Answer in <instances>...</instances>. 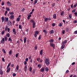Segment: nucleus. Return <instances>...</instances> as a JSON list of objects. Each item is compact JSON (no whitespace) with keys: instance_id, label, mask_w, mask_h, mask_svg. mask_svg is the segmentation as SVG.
<instances>
[{"instance_id":"1","label":"nucleus","mask_w":77,"mask_h":77,"mask_svg":"<svg viewBox=\"0 0 77 77\" xmlns=\"http://www.w3.org/2000/svg\"><path fill=\"white\" fill-rule=\"evenodd\" d=\"M45 63L46 64L47 66H48L50 65V60L49 59L45 58Z\"/></svg>"},{"instance_id":"2","label":"nucleus","mask_w":77,"mask_h":77,"mask_svg":"<svg viewBox=\"0 0 77 77\" xmlns=\"http://www.w3.org/2000/svg\"><path fill=\"white\" fill-rule=\"evenodd\" d=\"M49 20V21H50V20H51V17H49V18H45V22H47V21H48Z\"/></svg>"},{"instance_id":"3","label":"nucleus","mask_w":77,"mask_h":77,"mask_svg":"<svg viewBox=\"0 0 77 77\" xmlns=\"http://www.w3.org/2000/svg\"><path fill=\"white\" fill-rule=\"evenodd\" d=\"M50 45L51 47H53L54 49L55 48V45H54V44H53V43H50Z\"/></svg>"},{"instance_id":"4","label":"nucleus","mask_w":77,"mask_h":77,"mask_svg":"<svg viewBox=\"0 0 77 77\" xmlns=\"http://www.w3.org/2000/svg\"><path fill=\"white\" fill-rule=\"evenodd\" d=\"M7 24L8 26H11V25L12 24V22H11V20H9V21L8 22Z\"/></svg>"},{"instance_id":"5","label":"nucleus","mask_w":77,"mask_h":77,"mask_svg":"<svg viewBox=\"0 0 77 77\" xmlns=\"http://www.w3.org/2000/svg\"><path fill=\"white\" fill-rule=\"evenodd\" d=\"M14 15H11L10 17H9L10 19L12 20H14Z\"/></svg>"},{"instance_id":"6","label":"nucleus","mask_w":77,"mask_h":77,"mask_svg":"<svg viewBox=\"0 0 77 77\" xmlns=\"http://www.w3.org/2000/svg\"><path fill=\"white\" fill-rule=\"evenodd\" d=\"M6 5H8V6H11L12 4L9 1H8L6 3Z\"/></svg>"},{"instance_id":"7","label":"nucleus","mask_w":77,"mask_h":77,"mask_svg":"<svg viewBox=\"0 0 77 77\" xmlns=\"http://www.w3.org/2000/svg\"><path fill=\"white\" fill-rule=\"evenodd\" d=\"M9 21V18L8 17H5V20H4V22H8Z\"/></svg>"},{"instance_id":"8","label":"nucleus","mask_w":77,"mask_h":77,"mask_svg":"<svg viewBox=\"0 0 77 77\" xmlns=\"http://www.w3.org/2000/svg\"><path fill=\"white\" fill-rule=\"evenodd\" d=\"M45 70V68H42L40 69L41 72H44Z\"/></svg>"},{"instance_id":"9","label":"nucleus","mask_w":77,"mask_h":77,"mask_svg":"<svg viewBox=\"0 0 77 77\" xmlns=\"http://www.w3.org/2000/svg\"><path fill=\"white\" fill-rule=\"evenodd\" d=\"M16 32V30L15 28H14L13 29V32L14 33V35H16L17 34V32Z\"/></svg>"},{"instance_id":"10","label":"nucleus","mask_w":77,"mask_h":77,"mask_svg":"<svg viewBox=\"0 0 77 77\" xmlns=\"http://www.w3.org/2000/svg\"><path fill=\"white\" fill-rule=\"evenodd\" d=\"M7 73H8V72H9L10 71H11V68H8V69H7Z\"/></svg>"},{"instance_id":"11","label":"nucleus","mask_w":77,"mask_h":77,"mask_svg":"<svg viewBox=\"0 0 77 77\" xmlns=\"http://www.w3.org/2000/svg\"><path fill=\"white\" fill-rule=\"evenodd\" d=\"M35 25H36V23H35V22L32 23V28H33V29L35 28Z\"/></svg>"},{"instance_id":"12","label":"nucleus","mask_w":77,"mask_h":77,"mask_svg":"<svg viewBox=\"0 0 77 77\" xmlns=\"http://www.w3.org/2000/svg\"><path fill=\"white\" fill-rule=\"evenodd\" d=\"M53 18L56 19V14H54L53 15Z\"/></svg>"},{"instance_id":"13","label":"nucleus","mask_w":77,"mask_h":77,"mask_svg":"<svg viewBox=\"0 0 77 77\" xmlns=\"http://www.w3.org/2000/svg\"><path fill=\"white\" fill-rule=\"evenodd\" d=\"M24 70L25 72L27 71V65H26L24 67Z\"/></svg>"},{"instance_id":"14","label":"nucleus","mask_w":77,"mask_h":77,"mask_svg":"<svg viewBox=\"0 0 77 77\" xmlns=\"http://www.w3.org/2000/svg\"><path fill=\"white\" fill-rule=\"evenodd\" d=\"M53 33H54V31H53V30H51L49 32L50 34H53Z\"/></svg>"},{"instance_id":"15","label":"nucleus","mask_w":77,"mask_h":77,"mask_svg":"<svg viewBox=\"0 0 77 77\" xmlns=\"http://www.w3.org/2000/svg\"><path fill=\"white\" fill-rule=\"evenodd\" d=\"M12 38L11 37H9L8 38V41H10V43H12Z\"/></svg>"},{"instance_id":"16","label":"nucleus","mask_w":77,"mask_h":77,"mask_svg":"<svg viewBox=\"0 0 77 77\" xmlns=\"http://www.w3.org/2000/svg\"><path fill=\"white\" fill-rule=\"evenodd\" d=\"M64 13H65L64 11H63L61 12L60 15H61V16H63Z\"/></svg>"},{"instance_id":"17","label":"nucleus","mask_w":77,"mask_h":77,"mask_svg":"<svg viewBox=\"0 0 77 77\" xmlns=\"http://www.w3.org/2000/svg\"><path fill=\"white\" fill-rule=\"evenodd\" d=\"M27 40V38H26V37H25L24 38V40H23V41H24V43L25 44V43H26V41Z\"/></svg>"},{"instance_id":"18","label":"nucleus","mask_w":77,"mask_h":77,"mask_svg":"<svg viewBox=\"0 0 77 77\" xmlns=\"http://www.w3.org/2000/svg\"><path fill=\"white\" fill-rule=\"evenodd\" d=\"M11 63H8L7 68V69H8V68L9 67V66H11Z\"/></svg>"},{"instance_id":"19","label":"nucleus","mask_w":77,"mask_h":77,"mask_svg":"<svg viewBox=\"0 0 77 77\" xmlns=\"http://www.w3.org/2000/svg\"><path fill=\"white\" fill-rule=\"evenodd\" d=\"M3 74V72L2 70H0V75H2Z\"/></svg>"},{"instance_id":"20","label":"nucleus","mask_w":77,"mask_h":77,"mask_svg":"<svg viewBox=\"0 0 77 77\" xmlns=\"http://www.w3.org/2000/svg\"><path fill=\"white\" fill-rule=\"evenodd\" d=\"M6 36H7V37H8V38H9V37H10V34H9V33H8L6 35Z\"/></svg>"},{"instance_id":"21","label":"nucleus","mask_w":77,"mask_h":77,"mask_svg":"<svg viewBox=\"0 0 77 77\" xmlns=\"http://www.w3.org/2000/svg\"><path fill=\"white\" fill-rule=\"evenodd\" d=\"M4 40H5V41H7L8 39V38L7 37H4Z\"/></svg>"},{"instance_id":"22","label":"nucleus","mask_w":77,"mask_h":77,"mask_svg":"<svg viewBox=\"0 0 77 77\" xmlns=\"http://www.w3.org/2000/svg\"><path fill=\"white\" fill-rule=\"evenodd\" d=\"M29 70L30 72H32V68L31 67V66H30L29 68Z\"/></svg>"},{"instance_id":"23","label":"nucleus","mask_w":77,"mask_h":77,"mask_svg":"<svg viewBox=\"0 0 77 77\" xmlns=\"http://www.w3.org/2000/svg\"><path fill=\"white\" fill-rule=\"evenodd\" d=\"M12 50H10L9 51V54L10 55H12Z\"/></svg>"},{"instance_id":"24","label":"nucleus","mask_w":77,"mask_h":77,"mask_svg":"<svg viewBox=\"0 0 77 77\" xmlns=\"http://www.w3.org/2000/svg\"><path fill=\"white\" fill-rule=\"evenodd\" d=\"M38 0H35L34 2V5H35L37 3V2H38Z\"/></svg>"},{"instance_id":"25","label":"nucleus","mask_w":77,"mask_h":77,"mask_svg":"<svg viewBox=\"0 0 77 77\" xmlns=\"http://www.w3.org/2000/svg\"><path fill=\"white\" fill-rule=\"evenodd\" d=\"M9 14L10 15H13L14 14V12L12 11V12H10L9 13Z\"/></svg>"},{"instance_id":"26","label":"nucleus","mask_w":77,"mask_h":77,"mask_svg":"<svg viewBox=\"0 0 77 77\" xmlns=\"http://www.w3.org/2000/svg\"><path fill=\"white\" fill-rule=\"evenodd\" d=\"M67 42V40H66L64 41H63L62 42V44H65Z\"/></svg>"},{"instance_id":"27","label":"nucleus","mask_w":77,"mask_h":77,"mask_svg":"<svg viewBox=\"0 0 77 77\" xmlns=\"http://www.w3.org/2000/svg\"><path fill=\"white\" fill-rule=\"evenodd\" d=\"M35 33L36 35H38L39 34V31H36L35 32Z\"/></svg>"},{"instance_id":"28","label":"nucleus","mask_w":77,"mask_h":77,"mask_svg":"<svg viewBox=\"0 0 77 77\" xmlns=\"http://www.w3.org/2000/svg\"><path fill=\"white\" fill-rule=\"evenodd\" d=\"M45 70L46 71H49V69H48L47 67H45Z\"/></svg>"},{"instance_id":"29","label":"nucleus","mask_w":77,"mask_h":77,"mask_svg":"<svg viewBox=\"0 0 77 77\" xmlns=\"http://www.w3.org/2000/svg\"><path fill=\"white\" fill-rule=\"evenodd\" d=\"M2 23H3V22H4V20H5V18H4V17H2Z\"/></svg>"},{"instance_id":"30","label":"nucleus","mask_w":77,"mask_h":77,"mask_svg":"<svg viewBox=\"0 0 77 77\" xmlns=\"http://www.w3.org/2000/svg\"><path fill=\"white\" fill-rule=\"evenodd\" d=\"M37 66L39 68H41V64H38Z\"/></svg>"},{"instance_id":"31","label":"nucleus","mask_w":77,"mask_h":77,"mask_svg":"<svg viewBox=\"0 0 77 77\" xmlns=\"http://www.w3.org/2000/svg\"><path fill=\"white\" fill-rule=\"evenodd\" d=\"M59 27H62V23H60L59 24Z\"/></svg>"},{"instance_id":"32","label":"nucleus","mask_w":77,"mask_h":77,"mask_svg":"<svg viewBox=\"0 0 77 77\" xmlns=\"http://www.w3.org/2000/svg\"><path fill=\"white\" fill-rule=\"evenodd\" d=\"M65 45H63L61 48V49H63V48L65 47Z\"/></svg>"},{"instance_id":"33","label":"nucleus","mask_w":77,"mask_h":77,"mask_svg":"<svg viewBox=\"0 0 77 77\" xmlns=\"http://www.w3.org/2000/svg\"><path fill=\"white\" fill-rule=\"evenodd\" d=\"M30 22L31 23H32V24L33 23H35V21L34 20H31L30 21Z\"/></svg>"},{"instance_id":"34","label":"nucleus","mask_w":77,"mask_h":77,"mask_svg":"<svg viewBox=\"0 0 77 77\" xmlns=\"http://www.w3.org/2000/svg\"><path fill=\"white\" fill-rule=\"evenodd\" d=\"M5 9L6 11H10V9L9 8H8V7H6Z\"/></svg>"},{"instance_id":"35","label":"nucleus","mask_w":77,"mask_h":77,"mask_svg":"<svg viewBox=\"0 0 77 77\" xmlns=\"http://www.w3.org/2000/svg\"><path fill=\"white\" fill-rule=\"evenodd\" d=\"M42 52H43V50H41L40 52V54L41 55H42Z\"/></svg>"},{"instance_id":"36","label":"nucleus","mask_w":77,"mask_h":77,"mask_svg":"<svg viewBox=\"0 0 77 77\" xmlns=\"http://www.w3.org/2000/svg\"><path fill=\"white\" fill-rule=\"evenodd\" d=\"M8 28V26H5V31H7V30H8V29H7Z\"/></svg>"},{"instance_id":"37","label":"nucleus","mask_w":77,"mask_h":77,"mask_svg":"<svg viewBox=\"0 0 77 77\" xmlns=\"http://www.w3.org/2000/svg\"><path fill=\"white\" fill-rule=\"evenodd\" d=\"M53 41H54V39H52L50 40L49 41L50 42H53Z\"/></svg>"},{"instance_id":"38","label":"nucleus","mask_w":77,"mask_h":77,"mask_svg":"<svg viewBox=\"0 0 77 77\" xmlns=\"http://www.w3.org/2000/svg\"><path fill=\"white\" fill-rule=\"evenodd\" d=\"M2 51L4 53H6V51H5V49H3Z\"/></svg>"},{"instance_id":"39","label":"nucleus","mask_w":77,"mask_h":77,"mask_svg":"<svg viewBox=\"0 0 77 77\" xmlns=\"http://www.w3.org/2000/svg\"><path fill=\"white\" fill-rule=\"evenodd\" d=\"M65 30L66 31V32H68V31H69V30L68 29V28H65Z\"/></svg>"},{"instance_id":"40","label":"nucleus","mask_w":77,"mask_h":77,"mask_svg":"<svg viewBox=\"0 0 77 77\" xmlns=\"http://www.w3.org/2000/svg\"><path fill=\"white\" fill-rule=\"evenodd\" d=\"M5 30H3L2 31V32H1L2 35H4V34H5Z\"/></svg>"},{"instance_id":"41","label":"nucleus","mask_w":77,"mask_h":77,"mask_svg":"<svg viewBox=\"0 0 77 77\" xmlns=\"http://www.w3.org/2000/svg\"><path fill=\"white\" fill-rule=\"evenodd\" d=\"M20 18H19V17H18L17 18L16 21H20Z\"/></svg>"},{"instance_id":"42","label":"nucleus","mask_w":77,"mask_h":77,"mask_svg":"<svg viewBox=\"0 0 77 77\" xmlns=\"http://www.w3.org/2000/svg\"><path fill=\"white\" fill-rule=\"evenodd\" d=\"M16 69H17V70L19 69V66L18 65H17L16 66Z\"/></svg>"},{"instance_id":"43","label":"nucleus","mask_w":77,"mask_h":77,"mask_svg":"<svg viewBox=\"0 0 77 77\" xmlns=\"http://www.w3.org/2000/svg\"><path fill=\"white\" fill-rule=\"evenodd\" d=\"M43 32H45V33H47V30L44 29L43 30Z\"/></svg>"},{"instance_id":"44","label":"nucleus","mask_w":77,"mask_h":77,"mask_svg":"<svg viewBox=\"0 0 77 77\" xmlns=\"http://www.w3.org/2000/svg\"><path fill=\"white\" fill-rule=\"evenodd\" d=\"M19 29H22L23 28L22 27H21V25H19Z\"/></svg>"},{"instance_id":"45","label":"nucleus","mask_w":77,"mask_h":77,"mask_svg":"<svg viewBox=\"0 0 77 77\" xmlns=\"http://www.w3.org/2000/svg\"><path fill=\"white\" fill-rule=\"evenodd\" d=\"M41 58H37V60L39 62V60H41Z\"/></svg>"},{"instance_id":"46","label":"nucleus","mask_w":77,"mask_h":77,"mask_svg":"<svg viewBox=\"0 0 77 77\" xmlns=\"http://www.w3.org/2000/svg\"><path fill=\"white\" fill-rule=\"evenodd\" d=\"M25 60L26 62H28V60H29V58H26L25 59Z\"/></svg>"},{"instance_id":"47","label":"nucleus","mask_w":77,"mask_h":77,"mask_svg":"<svg viewBox=\"0 0 77 77\" xmlns=\"http://www.w3.org/2000/svg\"><path fill=\"white\" fill-rule=\"evenodd\" d=\"M41 39V35H40L38 38V40H40Z\"/></svg>"},{"instance_id":"48","label":"nucleus","mask_w":77,"mask_h":77,"mask_svg":"<svg viewBox=\"0 0 77 77\" xmlns=\"http://www.w3.org/2000/svg\"><path fill=\"white\" fill-rule=\"evenodd\" d=\"M19 53H17L16 54L15 56L17 58L18 57V54Z\"/></svg>"},{"instance_id":"49","label":"nucleus","mask_w":77,"mask_h":77,"mask_svg":"<svg viewBox=\"0 0 77 77\" xmlns=\"http://www.w3.org/2000/svg\"><path fill=\"white\" fill-rule=\"evenodd\" d=\"M1 43H2V44H3L4 43H5V42H4L3 41V40H1Z\"/></svg>"},{"instance_id":"50","label":"nucleus","mask_w":77,"mask_h":77,"mask_svg":"<svg viewBox=\"0 0 77 77\" xmlns=\"http://www.w3.org/2000/svg\"><path fill=\"white\" fill-rule=\"evenodd\" d=\"M43 62V60L41 59L39 61V62H40V63H41V62Z\"/></svg>"},{"instance_id":"51","label":"nucleus","mask_w":77,"mask_h":77,"mask_svg":"<svg viewBox=\"0 0 77 77\" xmlns=\"http://www.w3.org/2000/svg\"><path fill=\"white\" fill-rule=\"evenodd\" d=\"M27 62L25 61L24 62V64L25 65H27Z\"/></svg>"},{"instance_id":"52","label":"nucleus","mask_w":77,"mask_h":77,"mask_svg":"<svg viewBox=\"0 0 77 77\" xmlns=\"http://www.w3.org/2000/svg\"><path fill=\"white\" fill-rule=\"evenodd\" d=\"M32 73H35V69H33L32 70Z\"/></svg>"},{"instance_id":"53","label":"nucleus","mask_w":77,"mask_h":77,"mask_svg":"<svg viewBox=\"0 0 77 77\" xmlns=\"http://www.w3.org/2000/svg\"><path fill=\"white\" fill-rule=\"evenodd\" d=\"M2 60L3 61V62H5V58H2Z\"/></svg>"},{"instance_id":"54","label":"nucleus","mask_w":77,"mask_h":77,"mask_svg":"<svg viewBox=\"0 0 77 77\" xmlns=\"http://www.w3.org/2000/svg\"><path fill=\"white\" fill-rule=\"evenodd\" d=\"M73 23H77V20H74V21H73Z\"/></svg>"},{"instance_id":"55","label":"nucleus","mask_w":77,"mask_h":77,"mask_svg":"<svg viewBox=\"0 0 77 77\" xmlns=\"http://www.w3.org/2000/svg\"><path fill=\"white\" fill-rule=\"evenodd\" d=\"M37 47H38V46L37 45L35 46V49L36 50H37L38 49Z\"/></svg>"},{"instance_id":"56","label":"nucleus","mask_w":77,"mask_h":77,"mask_svg":"<svg viewBox=\"0 0 77 77\" xmlns=\"http://www.w3.org/2000/svg\"><path fill=\"white\" fill-rule=\"evenodd\" d=\"M65 30H63L62 31V33L63 34H65Z\"/></svg>"},{"instance_id":"57","label":"nucleus","mask_w":77,"mask_h":77,"mask_svg":"<svg viewBox=\"0 0 77 77\" xmlns=\"http://www.w3.org/2000/svg\"><path fill=\"white\" fill-rule=\"evenodd\" d=\"M34 36L35 38H36V37H37V34H36L35 33V34H34Z\"/></svg>"},{"instance_id":"58","label":"nucleus","mask_w":77,"mask_h":77,"mask_svg":"<svg viewBox=\"0 0 77 77\" xmlns=\"http://www.w3.org/2000/svg\"><path fill=\"white\" fill-rule=\"evenodd\" d=\"M7 13H8V11H5V15H6V14H7Z\"/></svg>"},{"instance_id":"59","label":"nucleus","mask_w":77,"mask_h":77,"mask_svg":"<svg viewBox=\"0 0 77 77\" xmlns=\"http://www.w3.org/2000/svg\"><path fill=\"white\" fill-rule=\"evenodd\" d=\"M13 77H15L16 76V74L14 73L13 74Z\"/></svg>"},{"instance_id":"60","label":"nucleus","mask_w":77,"mask_h":77,"mask_svg":"<svg viewBox=\"0 0 77 77\" xmlns=\"http://www.w3.org/2000/svg\"><path fill=\"white\" fill-rule=\"evenodd\" d=\"M5 5V2H3L2 3V5Z\"/></svg>"},{"instance_id":"61","label":"nucleus","mask_w":77,"mask_h":77,"mask_svg":"<svg viewBox=\"0 0 77 77\" xmlns=\"http://www.w3.org/2000/svg\"><path fill=\"white\" fill-rule=\"evenodd\" d=\"M69 18H72L71 14H70L69 15Z\"/></svg>"},{"instance_id":"62","label":"nucleus","mask_w":77,"mask_h":77,"mask_svg":"<svg viewBox=\"0 0 77 77\" xmlns=\"http://www.w3.org/2000/svg\"><path fill=\"white\" fill-rule=\"evenodd\" d=\"M52 26H53L54 27L55 26V23H53L52 24Z\"/></svg>"},{"instance_id":"63","label":"nucleus","mask_w":77,"mask_h":77,"mask_svg":"<svg viewBox=\"0 0 77 77\" xmlns=\"http://www.w3.org/2000/svg\"><path fill=\"white\" fill-rule=\"evenodd\" d=\"M74 34H77V30L74 32Z\"/></svg>"},{"instance_id":"64","label":"nucleus","mask_w":77,"mask_h":77,"mask_svg":"<svg viewBox=\"0 0 77 77\" xmlns=\"http://www.w3.org/2000/svg\"><path fill=\"white\" fill-rule=\"evenodd\" d=\"M75 16H77V12H75L74 13Z\"/></svg>"}]
</instances>
